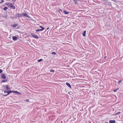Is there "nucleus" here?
I'll return each mask as SVG.
<instances>
[{
	"mask_svg": "<svg viewBox=\"0 0 123 123\" xmlns=\"http://www.w3.org/2000/svg\"><path fill=\"white\" fill-rule=\"evenodd\" d=\"M16 16L18 17H26L27 18H30V16L26 13H25L19 14L18 13H16Z\"/></svg>",
	"mask_w": 123,
	"mask_h": 123,
	"instance_id": "nucleus-1",
	"label": "nucleus"
},
{
	"mask_svg": "<svg viewBox=\"0 0 123 123\" xmlns=\"http://www.w3.org/2000/svg\"><path fill=\"white\" fill-rule=\"evenodd\" d=\"M7 5L8 6H9V7L12 8L13 9H14L15 8V6H13V3H8Z\"/></svg>",
	"mask_w": 123,
	"mask_h": 123,
	"instance_id": "nucleus-2",
	"label": "nucleus"
},
{
	"mask_svg": "<svg viewBox=\"0 0 123 123\" xmlns=\"http://www.w3.org/2000/svg\"><path fill=\"white\" fill-rule=\"evenodd\" d=\"M31 35L32 36V37L35 38L37 39H38V36L34 34L33 33H31Z\"/></svg>",
	"mask_w": 123,
	"mask_h": 123,
	"instance_id": "nucleus-3",
	"label": "nucleus"
},
{
	"mask_svg": "<svg viewBox=\"0 0 123 123\" xmlns=\"http://www.w3.org/2000/svg\"><path fill=\"white\" fill-rule=\"evenodd\" d=\"M1 76L2 79H5L6 78V76L4 74H2Z\"/></svg>",
	"mask_w": 123,
	"mask_h": 123,
	"instance_id": "nucleus-4",
	"label": "nucleus"
},
{
	"mask_svg": "<svg viewBox=\"0 0 123 123\" xmlns=\"http://www.w3.org/2000/svg\"><path fill=\"white\" fill-rule=\"evenodd\" d=\"M44 29V28L43 27H42V29H37L36 30V32H38L40 31H42Z\"/></svg>",
	"mask_w": 123,
	"mask_h": 123,
	"instance_id": "nucleus-5",
	"label": "nucleus"
},
{
	"mask_svg": "<svg viewBox=\"0 0 123 123\" xmlns=\"http://www.w3.org/2000/svg\"><path fill=\"white\" fill-rule=\"evenodd\" d=\"M63 12L66 14H67L69 13V12L67 11L66 10H63Z\"/></svg>",
	"mask_w": 123,
	"mask_h": 123,
	"instance_id": "nucleus-6",
	"label": "nucleus"
},
{
	"mask_svg": "<svg viewBox=\"0 0 123 123\" xmlns=\"http://www.w3.org/2000/svg\"><path fill=\"white\" fill-rule=\"evenodd\" d=\"M116 122V121L115 120H110L109 121L110 123H115Z\"/></svg>",
	"mask_w": 123,
	"mask_h": 123,
	"instance_id": "nucleus-7",
	"label": "nucleus"
},
{
	"mask_svg": "<svg viewBox=\"0 0 123 123\" xmlns=\"http://www.w3.org/2000/svg\"><path fill=\"white\" fill-rule=\"evenodd\" d=\"M18 26V25L17 24H15L13 25H12L11 26L14 28H15L16 26Z\"/></svg>",
	"mask_w": 123,
	"mask_h": 123,
	"instance_id": "nucleus-8",
	"label": "nucleus"
},
{
	"mask_svg": "<svg viewBox=\"0 0 123 123\" xmlns=\"http://www.w3.org/2000/svg\"><path fill=\"white\" fill-rule=\"evenodd\" d=\"M17 38L15 37L14 36L12 37V39L14 41H16L17 40Z\"/></svg>",
	"mask_w": 123,
	"mask_h": 123,
	"instance_id": "nucleus-9",
	"label": "nucleus"
},
{
	"mask_svg": "<svg viewBox=\"0 0 123 123\" xmlns=\"http://www.w3.org/2000/svg\"><path fill=\"white\" fill-rule=\"evenodd\" d=\"M86 31H85L82 33V36L84 37L85 36Z\"/></svg>",
	"mask_w": 123,
	"mask_h": 123,
	"instance_id": "nucleus-10",
	"label": "nucleus"
},
{
	"mask_svg": "<svg viewBox=\"0 0 123 123\" xmlns=\"http://www.w3.org/2000/svg\"><path fill=\"white\" fill-rule=\"evenodd\" d=\"M66 85L70 88H71V86L70 84L68 83L67 82L66 83Z\"/></svg>",
	"mask_w": 123,
	"mask_h": 123,
	"instance_id": "nucleus-11",
	"label": "nucleus"
},
{
	"mask_svg": "<svg viewBox=\"0 0 123 123\" xmlns=\"http://www.w3.org/2000/svg\"><path fill=\"white\" fill-rule=\"evenodd\" d=\"M13 92L15 93H17L19 94H21V93L20 92H18L17 91H13Z\"/></svg>",
	"mask_w": 123,
	"mask_h": 123,
	"instance_id": "nucleus-12",
	"label": "nucleus"
},
{
	"mask_svg": "<svg viewBox=\"0 0 123 123\" xmlns=\"http://www.w3.org/2000/svg\"><path fill=\"white\" fill-rule=\"evenodd\" d=\"M6 89L7 90H8L9 89H10V88L9 87L8 85H6Z\"/></svg>",
	"mask_w": 123,
	"mask_h": 123,
	"instance_id": "nucleus-13",
	"label": "nucleus"
},
{
	"mask_svg": "<svg viewBox=\"0 0 123 123\" xmlns=\"http://www.w3.org/2000/svg\"><path fill=\"white\" fill-rule=\"evenodd\" d=\"M13 92V91H9V92H7V93L8 94H7L8 95H9L10 93H11L12 92Z\"/></svg>",
	"mask_w": 123,
	"mask_h": 123,
	"instance_id": "nucleus-14",
	"label": "nucleus"
},
{
	"mask_svg": "<svg viewBox=\"0 0 123 123\" xmlns=\"http://www.w3.org/2000/svg\"><path fill=\"white\" fill-rule=\"evenodd\" d=\"M7 80H3L2 81V82L3 83V82H7Z\"/></svg>",
	"mask_w": 123,
	"mask_h": 123,
	"instance_id": "nucleus-15",
	"label": "nucleus"
},
{
	"mask_svg": "<svg viewBox=\"0 0 123 123\" xmlns=\"http://www.w3.org/2000/svg\"><path fill=\"white\" fill-rule=\"evenodd\" d=\"M73 1L74 2L75 4H77L78 3L77 2V0H73Z\"/></svg>",
	"mask_w": 123,
	"mask_h": 123,
	"instance_id": "nucleus-16",
	"label": "nucleus"
},
{
	"mask_svg": "<svg viewBox=\"0 0 123 123\" xmlns=\"http://www.w3.org/2000/svg\"><path fill=\"white\" fill-rule=\"evenodd\" d=\"M8 9V8L7 7H5L3 8V10L5 11H6L7 9Z\"/></svg>",
	"mask_w": 123,
	"mask_h": 123,
	"instance_id": "nucleus-17",
	"label": "nucleus"
},
{
	"mask_svg": "<svg viewBox=\"0 0 123 123\" xmlns=\"http://www.w3.org/2000/svg\"><path fill=\"white\" fill-rule=\"evenodd\" d=\"M43 60L41 59H40L38 60V62H41Z\"/></svg>",
	"mask_w": 123,
	"mask_h": 123,
	"instance_id": "nucleus-18",
	"label": "nucleus"
},
{
	"mask_svg": "<svg viewBox=\"0 0 123 123\" xmlns=\"http://www.w3.org/2000/svg\"><path fill=\"white\" fill-rule=\"evenodd\" d=\"M51 54L54 55H55L56 54V53H55L54 52H52L51 53Z\"/></svg>",
	"mask_w": 123,
	"mask_h": 123,
	"instance_id": "nucleus-19",
	"label": "nucleus"
},
{
	"mask_svg": "<svg viewBox=\"0 0 123 123\" xmlns=\"http://www.w3.org/2000/svg\"><path fill=\"white\" fill-rule=\"evenodd\" d=\"M50 72H54V71L53 70H50Z\"/></svg>",
	"mask_w": 123,
	"mask_h": 123,
	"instance_id": "nucleus-20",
	"label": "nucleus"
},
{
	"mask_svg": "<svg viewBox=\"0 0 123 123\" xmlns=\"http://www.w3.org/2000/svg\"><path fill=\"white\" fill-rule=\"evenodd\" d=\"M2 72V70L1 69H0V74Z\"/></svg>",
	"mask_w": 123,
	"mask_h": 123,
	"instance_id": "nucleus-21",
	"label": "nucleus"
},
{
	"mask_svg": "<svg viewBox=\"0 0 123 123\" xmlns=\"http://www.w3.org/2000/svg\"><path fill=\"white\" fill-rule=\"evenodd\" d=\"M118 88H117V89L114 90V92H116L117 91V90H118Z\"/></svg>",
	"mask_w": 123,
	"mask_h": 123,
	"instance_id": "nucleus-22",
	"label": "nucleus"
},
{
	"mask_svg": "<svg viewBox=\"0 0 123 123\" xmlns=\"http://www.w3.org/2000/svg\"><path fill=\"white\" fill-rule=\"evenodd\" d=\"M122 81L121 80H120L118 81V83H120L122 82Z\"/></svg>",
	"mask_w": 123,
	"mask_h": 123,
	"instance_id": "nucleus-23",
	"label": "nucleus"
},
{
	"mask_svg": "<svg viewBox=\"0 0 123 123\" xmlns=\"http://www.w3.org/2000/svg\"><path fill=\"white\" fill-rule=\"evenodd\" d=\"M7 95H8L7 94H6V95H3V96H7Z\"/></svg>",
	"mask_w": 123,
	"mask_h": 123,
	"instance_id": "nucleus-24",
	"label": "nucleus"
},
{
	"mask_svg": "<svg viewBox=\"0 0 123 123\" xmlns=\"http://www.w3.org/2000/svg\"><path fill=\"white\" fill-rule=\"evenodd\" d=\"M120 112H118L117 113V115L118 114H119L120 113Z\"/></svg>",
	"mask_w": 123,
	"mask_h": 123,
	"instance_id": "nucleus-25",
	"label": "nucleus"
},
{
	"mask_svg": "<svg viewBox=\"0 0 123 123\" xmlns=\"http://www.w3.org/2000/svg\"><path fill=\"white\" fill-rule=\"evenodd\" d=\"M26 101L27 102H29V99H26Z\"/></svg>",
	"mask_w": 123,
	"mask_h": 123,
	"instance_id": "nucleus-26",
	"label": "nucleus"
},
{
	"mask_svg": "<svg viewBox=\"0 0 123 123\" xmlns=\"http://www.w3.org/2000/svg\"><path fill=\"white\" fill-rule=\"evenodd\" d=\"M7 92L6 91H4V93H7Z\"/></svg>",
	"mask_w": 123,
	"mask_h": 123,
	"instance_id": "nucleus-27",
	"label": "nucleus"
},
{
	"mask_svg": "<svg viewBox=\"0 0 123 123\" xmlns=\"http://www.w3.org/2000/svg\"><path fill=\"white\" fill-rule=\"evenodd\" d=\"M39 27H40L41 28H42V27H42V26H39Z\"/></svg>",
	"mask_w": 123,
	"mask_h": 123,
	"instance_id": "nucleus-28",
	"label": "nucleus"
},
{
	"mask_svg": "<svg viewBox=\"0 0 123 123\" xmlns=\"http://www.w3.org/2000/svg\"><path fill=\"white\" fill-rule=\"evenodd\" d=\"M49 29V28H47V30H48Z\"/></svg>",
	"mask_w": 123,
	"mask_h": 123,
	"instance_id": "nucleus-29",
	"label": "nucleus"
},
{
	"mask_svg": "<svg viewBox=\"0 0 123 123\" xmlns=\"http://www.w3.org/2000/svg\"><path fill=\"white\" fill-rule=\"evenodd\" d=\"M60 11H62V10L61 9H60Z\"/></svg>",
	"mask_w": 123,
	"mask_h": 123,
	"instance_id": "nucleus-30",
	"label": "nucleus"
},
{
	"mask_svg": "<svg viewBox=\"0 0 123 123\" xmlns=\"http://www.w3.org/2000/svg\"><path fill=\"white\" fill-rule=\"evenodd\" d=\"M106 56H105V58H106Z\"/></svg>",
	"mask_w": 123,
	"mask_h": 123,
	"instance_id": "nucleus-31",
	"label": "nucleus"
},
{
	"mask_svg": "<svg viewBox=\"0 0 123 123\" xmlns=\"http://www.w3.org/2000/svg\"><path fill=\"white\" fill-rule=\"evenodd\" d=\"M108 123L107 122V123Z\"/></svg>",
	"mask_w": 123,
	"mask_h": 123,
	"instance_id": "nucleus-32",
	"label": "nucleus"
}]
</instances>
